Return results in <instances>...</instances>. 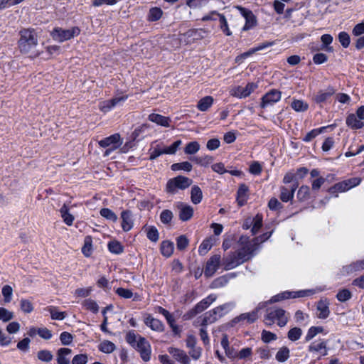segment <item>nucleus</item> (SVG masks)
<instances>
[{
	"instance_id": "42",
	"label": "nucleus",
	"mask_w": 364,
	"mask_h": 364,
	"mask_svg": "<svg viewBox=\"0 0 364 364\" xmlns=\"http://www.w3.org/2000/svg\"><path fill=\"white\" fill-rule=\"evenodd\" d=\"M108 250L115 255H119L124 252V246L117 240L109 241L107 244Z\"/></svg>"
},
{
	"instance_id": "53",
	"label": "nucleus",
	"mask_w": 364,
	"mask_h": 364,
	"mask_svg": "<svg viewBox=\"0 0 364 364\" xmlns=\"http://www.w3.org/2000/svg\"><path fill=\"white\" fill-rule=\"evenodd\" d=\"M336 297L338 301L345 302L351 299L352 293L349 289L344 288L338 291Z\"/></svg>"
},
{
	"instance_id": "40",
	"label": "nucleus",
	"mask_w": 364,
	"mask_h": 364,
	"mask_svg": "<svg viewBox=\"0 0 364 364\" xmlns=\"http://www.w3.org/2000/svg\"><path fill=\"white\" fill-rule=\"evenodd\" d=\"M82 306L84 309L91 311L93 314H97L99 306L97 303L92 299H86L82 302Z\"/></svg>"
},
{
	"instance_id": "31",
	"label": "nucleus",
	"mask_w": 364,
	"mask_h": 364,
	"mask_svg": "<svg viewBox=\"0 0 364 364\" xmlns=\"http://www.w3.org/2000/svg\"><path fill=\"white\" fill-rule=\"evenodd\" d=\"M327 343L326 340H321V342H313L309 346V352H320L323 356L328 353Z\"/></svg>"
},
{
	"instance_id": "43",
	"label": "nucleus",
	"mask_w": 364,
	"mask_h": 364,
	"mask_svg": "<svg viewBox=\"0 0 364 364\" xmlns=\"http://www.w3.org/2000/svg\"><path fill=\"white\" fill-rule=\"evenodd\" d=\"M296 198L300 202H304L309 200L310 198L309 187L305 185L301 186L297 191Z\"/></svg>"
},
{
	"instance_id": "38",
	"label": "nucleus",
	"mask_w": 364,
	"mask_h": 364,
	"mask_svg": "<svg viewBox=\"0 0 364 364\" xmlns=\"http://www.w3.org/2000/svg\"><path fill=\"white\" fill-rule=\"evenodd\" d=\"M213 101L212 96H205L198 102L197 109L201 112H205L213 105Z\"/></svg>"
},
{
	"instance_id": "20",
	"label": "nucleus",
	"mask_w": 364,
	"mask_h": 364,
	"mask_svg": "<svg viewBox=\"0 0 364 364\" xmlns=\"http://www.w3.org/2000/svg\"><path fill=\"white\" fill-rule=\"evenodd\" d=\"M144 323L152 331L157 332H163L164 331V325L163 322L158 318H154L149 314H145V316L144 317Z\"/></svg>"
},
{
	"instance_id": "52",
	"label": "nucleus",
	"mask_w": 364,
	"mask_h": 364,
	"mask_svg": "<svg viewBox=\"0 0 364 364\" xmlns=\"http://www.w3.org/2000/svg\"><path fill=\"white\" fill-rule=\"evenodd\" d=\"M338 40L343 48H347L350 43V35L346 31H341L338 34Z\"/></svg>"
},
{
	"instance_id": "1",
	"label": "nucleus",
	"mask_w": 364,
	"mask_h": 364,
	"mask_svg": "<svg viewBox=\"0 0 364 364\" xmlns=\"http://www.w3.org/2000/svg\"><path fill=\"white\" fill-rule=\"evenodd\" d=\"M18 49L21 54L34 53L38 45V35L33 28H23L18 31Z\"/></svg>"
},
{
	"instance_id": "6",
	"label": "nucleus",
	"mask_w": 364,
	"mask_h": 364,
	"mask_svg": "<svg viewBox=\"0 0 364 364\" xmlns=\"http://www.w3.org/2000/svg\"><path fill=\"white\" fill-rule=\"evenodd\" d=\"M358 177L350 178L347 180L336 183L328 189V192L333 197H338V193L346 192L352 188L358 186L361 182Z\"/></svg>"
},
{
	"instance_id": "41",
	"label": "nucleus",
	"mask_w": 364,
	"mask_h": 364,
	"mask_svg": "<svg viewBox=\"0 0 364 364\" xmlns=\"http://www.w3.org/2000/svg\"><path fill=\"white\" fill-rule=\"evenodd\" d=\"M290 357L289 348L287 346H282L276 353L275 358L279 363L286 362Z\"/></svg>"
},
{
	"instance_id": "28",
	"label": "nucleus",
	"mask_w": 364,
	"mask_h": 364,
	"mask_svg": "<svg viewBox=\"0 0 364 364\" xmlns=\"http://www.w3.org/2000/svg\"><path fill=\"white\" fill-rule=\"evenodd\" d=\"M253 250V248H250L248 246H247L242 247L241 248H240L237 251H235L234 252L236 257H237V259L240 260V264H242V263L248 261L250 259Z\"/></svg>"
},
{
	"instance_id": "21",
	"label": "nucleus",
	"mask_w": 364,
	"mask_h": 364,
	"mask_svg": "<svg viewBox=\"0 0 364 364\" xmlns=\"http://www.w3.org/2000/svg\"><path fill=\"white\" fill-rule=\"evenodd\" d=\"M177 208L179 210L178 218L181 221H188L193 216V208L186 203L178 202Z\"/></svg>"
},
{
	"instance_id": "26",
	"label": "nucleus",
	"mask_w": 364,
	"mask_h": 364,
	"mask_svg": "<svg viewBox=\"0 0 364 364\" xmlns=\"http://www.w3.org/2000/svg\"><path fill=\"white\" fill-rule=\"evenodd\" d=\"M248 192L249 188L246 184L241 183L239 186L236 194V202L239 207H242L247 203L248 199Z\"/></svg>"
},
{
	"instance_id": "44",
	"label": "nucleus",
	"mask_w": 364,
	"mask_h": 364,
	"mask_svg": "<svg viewBox=\"0 0 364 364\" xmlns=\"http://www.w3.org/2000/svg\"><path fill=\"white\" fill-rule=\"evenodd\" d=\"M193 168L192 164L188 161L175 163L171 166V169L173 171H184L190 172Z\"/></svg>"
},
{
	"instance_id": "16",
	"label": "nucleus",
	"mask_w": 364,
	"mask_h": 364,
	"mask_svg": "<svg viewBox=\"0 0 364 364\" xmlns=\"http://www.w3.org/2000/svg\"><path fill=\"white\" fill-rule=\"evenodd\" d=\"M98 144L100 147L107 148L111 147L112 150L117 149L119 148L122 144L120 134L118 133H115L112 134L107 137H105L100 141H98Z\"/></svg>"
},
{
	"instance_id": "15",
	"label": "nucleus",
	"mask_w": 364,
	"mask_h": 364,
	"mask_svg": "<svg viewBox=\"0 0 364 364\" xmlns=\"http://www.w3.org/2000/svg\"><path fill=\"white\" fill-rule=\"evenodd\" d=\"M308 173L309 169L306 167H300L297 168L295 173L293 171H289L284 175L283 178V183L285 184L291 183L292 184H295V182L299 183V181L303 179Z\"/></svg>"
},
{
	"instance_id": "23",
	"label": "nucleus",
	"mask_w": 364,
	"mask_h": 364,
	"mask_svg": "<svg viewBox=\"0 0 364 364\" xmlns=\"http://www.w3.org/2000/svg\"><path fill=\"white\" fill-rule=\"evenodd\" d=\"M120 216L122 219L121 226L123 231L129 232L134 226L132 212L130 210H124L122 211Z\"/></svg>"
},
{
	"instance_id": "18",
	"label": "nucleus",
	"mask_w": 364,
	"mask_h": 364,
	"mask_svg": "<svg viewBox=\"0 0 364 364\" xmlns=\"http://www.w3.org/2000/svg\"><path fill=\"white\" fill-rule=\"evenodd\" d=\"M220 262V255H214L208 259V260L206 262L204 270V274L205 277L208 278L213 276V274L219 268Z\"/></svg>"
},
{
	"instance_id": "29",
	"label": "nucleus",
	"mask_w": 364,
	"mask_h": 364,
	"mask_svg": "<svg viewBox=\"0 0 364 364\" xmlns=\"http://www.w3.org/2000/svg\"><path fill=\"white\" fill-rule=\"evenodd\" d=\"M148 119L149 121L154 122L161 127H170L171 119L168 117L163 116L159 114L151 113L149 115Z\"/></svg>"
},
{
	"instance_id": "13",
	"label": "nucleus",
	"mask_w": 364,
	"mask_h": 364,
	"mask_svg": "<svg viewBox=\"0 0 364 364\" xmlns=\"http://www.w3.org/2000/svg\"><path fill=\"white\" fill-rule=\"evenodd\" d=\"M282 98V92L277 89H272L265 93L261 98L260 107L265 108L279 102Z\"/></svg>"
},
{
	"instance_id": "22",
	"label": "nucleus",
	"mask_w": 364,
	"mask_h": 364,
	"mask_svg": "<svg viewBox=\"0 0 364 364\" xmlns=\"http://www.w3.org/2000/svg\"><path fill=\"white\" fill-rule=\"evenodd\" d=\"M329 301L327 298L321 299L316 304V310L318 312L317 317L320 319H326L330 315Z\"/></svg>"
},
{
	"instance_id": "47",
	"label": "nucleus",
	"mask_w": 364,
	"mask_h": 364,
	"mask_svg": "<svg viewBox=\"0 0 364 364\" xmlns=\"http://www.w3.org/2000/svg\"><path fill=\"white\" fill-rule=\"evenodd\" d=\"M92 252V240L90 236H87L85 238L84 245L82 247V253L85 257H89Z\"/></svg>"
},
{
	"instance_id": "59",
	"label": "nucleus",
	"mask_w": 364,
	"mask_h": 364,
	"mask_svg": "<svg viewBox=\"0 0 364 364\" xmlns=\"http://www.w3.org/2000/svg\"><path fill=\"white\" fill-rule=\"evenodd\" d=\"M200 149V144L198 141H191L188 143L184 148V152L186 154H194L197 153Z\"/></svg>"
},
{
	"instance_id": "37",
	"label": "nucleus",
	"mask_w": 364,
	"mask_h": 364,
	"mask_svg": "<svg viewBox=\"0 0 364 364\" xmlns=\"http://www.w3.org/2000/svg\"><path fill=\"white\" fill-rule=\"evenodd\" d=\"M203 192L201 188L198 185H194L191 187V202L197 205L202 201Z\"/></svg>"
},
{
	"instance_id": "24",
	"label": "nucleus",
	"mask_w": 364,
	"mask_h": 364,
	"mask_svg": "<svg viewBox=\"0 0 364 364\" xmlns=\"http://www.w3.org/2000/svg\"><path fill=\"white\" fill-rule=\"evenodd\" d=\"M168 352L173 356V358L181 364H189L190 358L186 353L180 348L169 347Z\"/></svg>"
},
{
	"instance_id": "25",
	"label": "nucleus",
	"mask_w": 364,
	"mask_h": 364,
	"mask_svg": "<svg viewBox=\"0 0 364 364\" xmlns=\"http://www.w3.org/2000/svg\"><path fill=\"white\" fill-rule=\"evenodd\" d=\"M299 187V183L295 182V184H291V188H288L285 186L280 188V200L282 202L287 203L291 201L294 198V193Z\"/></svg>"
},
{
	"instance_id": "17",
	"label": "nucleus",
	"mask_w": 364,
	"mask_h": 364,
	"mask_svg": "<svg viewBox=\"0 0 364 364\" xmlns=\"http://www.w3.org/2000/svg\"><path fill=\"white\" fill-rule=\"evenodd\" d=\"M129 97V95H124L121 97H115L110 100L102 101L99 104V109L101 112L107 113L116 107L119 102H125Z\"/></svg>"
},
{
	"instance_id": "61",
	"label": "nucleus",
	"mask_w": 364,
	"mask_h": 364,
	"mask_svg": "<svg viewBox=\"0 0 364 364\" xmlns=\"http://www.w3.org/2000/svg\"><path fill=\"white\" fill-rule=\"evenodd\" d=\"M176 247L178 250L183 251L184 250L189 244V240L185 235H181L176 237Z\"/></svg>"
},
{
	"instance_id": "36",
	"label": "nucleus",
	"mask_w": 364,
	"mask_h": 364,
	"mask_svg": "<svg viewBox=\"0 0 364 364\" xmlns=\"http://www.w3.org/2000/svg\"><path fill=\"white\" fill-rule=\"evenodd\" d=\"M72 353V350L68 348H60L57 351L58 364H70V360L67 358Z\"/></svg>"
},
{
	"instance_id": "7",
	"label": "nucleus",
	"mask_w": 364,
	"mask_h": 364,
	"mask_svg": "<svg viewBox=\"0 0 364 364\" xmlns=\"http://www.w3.org/2000/svg\"><path fill=\"white\" fill-rule=\"evenodd\" d=\"M315 293L314 289H304L299 291H284L279 293L269 300L270 303H276L289 299L303 298L313 295Z\"/></svg>"
},
{
	"instance_id": "48",
	"label": "nucleus",
	"mask_w": 364,
	"mask_h": 364,
	"mask_svg": "<svg viewBox=\"0 0 364 364\" xmlns=\"http://www.w3.org/2000/svg\"><path fill=\"white\" fill-rule=\"evenodd\" d=\"M98 348L100 351L108 354L112 353L115 350L116 346L112 341L105 340L100 343Z\"/></svg>"
},
{
	"instance_id": "32",
	"label": "nucleus",
	"mask_w": 364,
	"mask_h": 364,
	"mask_svg": "<svg viewBox=\"0 0 364 364\" xmlns=\"http://www.w3.org/2000/svg\"><path fill=\"white\" fill-rule=\"evenodd\" d=\"M59 212L63 221L68 226H71L75 220V217L70 213V208L68 205L64 203L60 208Z\"/></svg>"
},
{
	"instance_id": "14",
	"label": "nucleus",
	"mask_w": 364,
	"mask_h": 364,
	"mask_svg": "<svg viewBox=\"0 0 364 364\" xmlns=\"http://www.w3.org/2000/svg\"><path fill=\"white\" fill-rule=\"evenodd\" d=\"M258 85L255 82H248L245 87L237 86L234 87L230 94L232 96L242 99L245 98L251 95L252 92L257 88Z\"/></svg>"
},
{
	"instance_id": "5",
	"label": "nucleus",
	"mask_w": 364,
	"mask_h": 364,
	"mask_svg": "<svg viewBox=\"0 0 364 364\" xmlns=\"http://www.w3.org/2000/svg\"><path fill=\"white\" fill-rule=\"evenodd\" d=\"M288 322L286 311L281 308H276L267 311L264 317V323L267 326H272L274 323L279 327H284Z\"/></svg>"
},
{
	"instance_id": "55",
	"label": "nucleus",
	"mask_w": 364,
	"mask_h": 364,
	"mask_svg": "<svg viewBox=\"0 0 364 364\" xmlns=\"http://www.w3.org/2000/svg\"><path fill=\"white\" fill-rule=\"evenodd\" d=\"M302 335V331L299 327L291 328L287 333V337L291 341H296L300 339Z\"/></svg>"
},
{
	"instance_id": "50",
	"label": "nucleus",
	"mask_w": 364,
	"mask_h": 364,
	"mask_svg": "<svg viewBox=\"0 0 364 364\" xmlns=\"http://www.w3.org/2000/svg\"><path fill=\"white\" fill-rule=\"evenodd\" d=\"M324 331L323 326H311L309 328L305 336V341H309L313 339L318 333H322Z\"/></svg>"
},
{
	"instance_id": "34",
	"label": "nucleus",
	"mask_w": 364,
	"mask_h": 364,
	"mask_svg": "<svg viewBox=\"0 0 364 364\" xmlns=\"http://www.w3.org/2000/svg\"><path fill=\"white\" fill-rule=\"evenodd\" d=\"M174 250V244L170 240H164L160 245L161 254L166 258L170 257Z\"/></svg>"
},
{
	"instance_id": "11",
	"label": "nucleus",
	"mask_w": 364,
	"mask_h": 364,
	"mask_svg": "<svg viewBox=\"0 0 364 364\" xmlns=\"http://www.w3.org/2000/svg\"><path fill=\"white\" fill-rule=\"evenodd\" d=\"M236 9L239 11L242 16L245 19V25L242 28V31H247L252 29L257 25V17L253 14L252 11L247 8L242 7V6H237Z\"/></svg>"
},
{
	"instance_id": "8",
	"label": "nucleus",
	"mask_w": 364,
	"mask_h": 364,
	"mask_svg": "<svg viewBox=\"0 0 364 364\" xmlns=\"http://www.w3.org/2000/svg\"><path fill=\"white\" fill-rule=\"evenodd\" d=\"M364 105L360 106L355 113L348 114L346 119V124L348 127L353 130H358L364 127Z\"/></svg>"
},
{
	"instance_id": "51",
	"label": "nucleus",
	"mask_w": 364,
	"mask_h": 364,
	"mask_svg": "<svg viewBox=\"0 0 364 364\" xmlns=\"http://www.w3.org/2000/svg\"><path fill=\"white\" fill-rule=\"evenodd\" d=\"M218 20L220 23V28L223 33L227 36H230L232 35V31L229 28L228 23L225 16L222 14V15H219Z\"/></svg>"
},
{
	"instance_id": "58",
	"label": "nucleus",
	"mask_w": 364,
	"mask_h": 364,
	"mask_svg": "<svg viewBox=\"0 0 364 364\" xmlns=\"http://www.w3.org/2000/svg\"><path fill=\"white\" fill-rule=\"evenodd\" d=\"M37 358L42 362L48 363L53 360V355L48 350H41L37 353Z\"/></svg>"
},
{
	"instance_id": "45",
	"label": "nucleus",
	"mask_w": 364,
	"mask_h": 364,
	"mask_svg": "<svg viewBox=\"0 0 364 364\" xmlns=\"http://www.w3.org/2000/svg\"><path fill=\"white\" fill-rule=\"evenodd\" d=\"M291 107L296 112H305L309 109V105L301 100L294 99Z\"/></svg>"
},
{
	"instance_id": "4",
	"label": "nucleus",
	"mask_w": 364,
	"mask_h": 364,
	"mask_svg": "<svg viewBox=\"0 0 364 364\" xmlns=\"http://www.w3.org/2000/svg\"><path fill=\"white\" fill-rule=\"evenodd\" d=\"M80 28L78 26H73L68 29H64L59 26H55L50 32V36L55 41L63 43L69 41L74 37L78 36L80 33Z\"/></svg>"
},
{
	"instance_id": "46",
	"label": "nucleus",
	"mask_w": 364,
	"mask_h": 364,
	"mask_svg": "<svg viewBox=\"0 0 364 364\" xmlns=\"http://www.w3.org/2000/svg\"><path fill=\"white\" fill-rule=\"evenodd\" d=\"M252 354H253V352H252V348H250V347L243 348L240 350L238 351V353H237V359L244 360L245 361H252Z\"/></svg>"
},
{
	"instance_id": "12",
	"label": "nucleus",
	"mask_w": 364,
	"mask_h": 364,
	"mask_svg": "<svg viewBox=\"0 0 364 364\" xmlns=\"http://www.w3.org/2000/svg\"><path fill=\"white\" fill-rule=\"evenodd\" d=\"M336 90L333 86L329 85L326 90H320L313 97V102L320 107H322L323 103L327 102L330 98L335 95Z\"/></svg>"
},
{
	"instance_id": "63",
	"label": "nucleus",
	"mask_w": 364,
	"mask_h": 364,
	"mask_svg": "<svg viewBox=\"0 0 364 364\" xmlns=\"http://www.w3.org/2000/svg\"><path fill=\"white\" fill-rule=\"evenodd\" d=\"M48 311L50 314V317L53 320H63L65 318L66 313L65 311H58L55 306H48Z\"/></svg>"
},
{
	"instance_id": "2",
	"label": "nucleus",
	"mask_w": 364,
	"mask_h": 364,
	"mask_svg": "<svg viewBox=\"0 0 364 364\" xmlns=\"http://www.w3.org/2000/svg\"><path fill=\"white\" fill-rule=\"evenodd\" d=\"M126 342L139 353L144 362L151 359V347L149 342L143 336L137 335L134 330L129 331L125 336Z\"/></svg>"
},
{
	"instance_id": "62",
	"label": "nucleus",
	"mask_w": 364,
	"mask_h": 364,
	"mask_svg": "<svg viewBox=\"0 0 364 364\" xmlns=\"http://www.w3.org/2000/svg\"><path fill=\"white\" fill-rule=\"evenodd\" d=\"M277 336L271 331L263 330L261 333V340L264 343H269L271 341H276Z\"/></svg>"
},
{
	"instance_id": "39",
	"label": "nucleus",
	"mask_w": 364,
	"mask_h": 364,
	"mask_svg": "<svg viewBox=\"0 0 364 364\" xmlns=\"http://www.w3.org/2000/svg\"><path fill=\"white\" fill-rule=\"evenodd\" d=\"M163 15V11L159 7H152L149 9L147 20L150 22L159 21Z\"/></svg>"
},
{
	"instance_id": "54",
	"label": "nucleus",
	"mask_w": 364,
	"mask_h": 364,
	"mask_svg": "<svg viewBox=\"0 0 364 364\" xmlns=\"http://www.w3.org/2000/svg\"><path fill=\"white\" fill-rule=\"evenodd\" d=\"M100 215L107 220H109L112 222H116L117 220V215L115 214L114 211L108 208H103L100 211Z\"/></svg>"
},
{
	"instance_id": "19",
	"label": "nucleus",
	"mask_w": 364,
	"mask_h": 364,
	"mask_svg": "<svg viewBox=\"0 0 364 364\" xmlns=\"http://www.w3.org/2000/svg\"><path fill=\"white\" fill-rule=\"evenodd\" d=\"M336 127V124H328L327 126L321 127L318 128H315L309 132L301 140L304 142L309 143L311 141L314 139H315L317 136L321 134L327 132L329 129L332 131Z\"/></svg>"
},
{
	"instance_id": "30",
	"label": "nucleus",
	"mask_w": 364,
	"mask_h": 364,
	"mask_svg": "<svg viewBox=\"0 0 364 364\" xmlns=\"http://www.w3.org/2000/svg\"><path fill=\"white\" fill-rule=\"evenodd\" d=\"M234 252H231L227 257L223 258V265L225 270L232 269L240 265V260L237 259Z\"/></svg>"
},
{
	"instance_id": "60",
	"label": "nucleus",
	"mask_w": 364,
	"mask_h": 364,
	"mask_svg": "<svg viewBox=\"0 0 364 364\" xmlns=\"http://www.w3.org/2000/svg\"><path fill=\"white\" fill-rule=\"evenodd\" d=\"M262 215L260 214H257L256 216L253 219V225L251 229L252 234L253 235H256L259 229L262 226Z\"/></svg>"
},
{
	"instance_id": "64",
	"label": "nucleus",
	"mask_w": 364,
	"mask_h": 364,
	"mask_svg": "<svg viewBox=\"0 0 364 364\" xmlns=\"http://www.w3.org/2000/svg\"><path fill=\"white\" fill-rule=\"evenodd\" d=\"M146 237L151 242H157L159 238V233L157 228L155 226H150L146 230Z\"/></svg>"
},
{
	"instance_id": "9",
	"label": "nucleus",
	"mask_w": 364,
	"mask_h": 364,
	"mask_svg": "<svg viewBox=\"0 0 364 364\" xmlns=\"http://www.w3.org/2000/svg\"><path fill=\"white\" fill-rule=\"evenodd\" d=\"M228 307V304H224L205 312L202 319L201 326H206L208 324L213 323L223 317L226 314Z\"/></svg>"
},
{
	"instance_id": "56",
	"label": "nucleus",
	"mask_w": 364,
	"mask_h": 364,
	"mask_svg": "<svg viewBox=\"0 0 364 364\" xmlns=\"http://www.w3.org/2000/svg\"><path fill=\"white\" fill-rule=\"evenodd\" d=\"M20 308L25 314H30L34 309L32 301L26 299H21L20 300Z\"/></svg>"
},
{
	"instance_id": "33",
	"label": "nucleus",
	"mask_w": 364,
	"mask_h": 364,
	"mask_svg": "<svg viewBox=\"0 0 364 364\" xmlns=\"http://www.w3.org/2000/svg\"><path fill=\"white\" fill-rule=\"evenodd\" d=\"M215 238L213 236H210L204 239L198 247L199 255H205L215 245Z\"/></svg>"
},
{
	"instance_id": "35",
	"label": "nucleus",
	"mask_w": 364,
	"mask_h": 364,
	"mask_svg": "<svg viewBox=\"0 0 364 364\" xmlns=\"http://www.w3.org/2000/svg\"><path fill=\"white\" fill-rule=\"evenodd\" d=\"M257 319V314L256 312L252 311L251 313L242 314L240 316L234 318L232 320V323L235 324L242 321H247V323H252Z\"/></svg>"
},
{
	"instance_id": "10",
	"label": "nucleus",
	"mask_w": 364,
	"mask_h": 364,
	"mask_svg": "<svg viewBox=\"0 0 364 364\" xmlns=\"http://www.w3.org/2000/svg\"><path fill=\"white\" fill-rule=\"evenodd\" d=\"M182 144L181 139L175 141L171 146L161 148L160 145H156L149 153V160L154 161L162 154H175Z\"/></svg>"
},
{
	"instance_id": "57",
	"label": "nucleus",
	"mask_w": 364,
	"mask_h": 364,
	"mask_svg": "<svg viewBox=\"0 0 364 364\" xmlns=\"http://www.w3.org/2000/svg\"><path fill=\"white\" fill-rule=\"evenodd\" d=\"M173 218V214L171 210L165 209L163 210L160 213V220L164 225H168L171 223Z\"/></svg>"
},
{
	"instance_id": "49",
	"label": "nucleus",
	"mask_w": 364,
	"mask_h": 364,
	"mask_svg": "<svg viewBox=\"0 0 364 364\" xmlns=\"http://www.w3.org/2000/svg\"><path fill=\"white\" fill-rule=\"evenodd\" d=\"M333 36L331 34H323L321 37V41L322 42L321 48L326 49V50L329 52H333V48L330 45L333 42Z\"/></svg>"
},
{
	"instance_id": "27",
	"label": "nucleus",
	"mask_w": 364,
	"mask_h": 364,
	"mask_svg": "<svg viewBox=\"0 0 364 364\" xmlns=\"http://www.w3.org/2000/svg\"><path fill=\"white\" fill-rule=\"evenodd\" d=\"M216 295L214 294H211L208 295L207 297L203 299L197 303L193 307L194 310L200 314L208 309L212 303H213L216 300Z\"/></svg>"
},
{
	"instance_id": "3",
	"label": "nucleus",
	"mask_w": 364,
	"mask_h": 364,
	"mask_svg": "<svg viewBox=\"0 0 364 364\" xmlns=\"http://www.w3.org/2000/svg\"><path fill=\"white\" fill-rule=\"evenodd\" d=\"M193 180L187 176L178 175L166 182L165 192L168 195H175L179 191H184L191 186Z\"/></svg>"
}]
</instances>
